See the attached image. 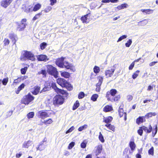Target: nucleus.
Instances as JSON below:
<instances>
[{
	"instance_id": "48",
	"label": "nucleus",
	"mask_w": 158,
	"mask_h": 158,
	"mask_svg": "<svg viewBox=\"0 0 158 158\" xmlns=\"http://www.w3.org/2000/svg\"><path fill=\"white\" fill-rule=\"evenodd\" d=\"M34 113L33 112H31L28 113L27 114V117L28 118H32L34 116Z\"/></svg>"
},
{
	"instance_id": "32",
	"label": "nucleus",
	"mask_w": 158,
	"mask_h": 158,
	"mask_svg": "<svg viewBox=\"0 0 158 158\" xmlns=\"http://www.w3.org/2000/svg\"><path fill=\"white\" fill-rule=\"evenodd\" d=\"M105 126L108 128L110 130H111L113 131H114L115 127L113 125H111L110 124H106L105 125Z\"/></svg>"
},
{
	"instance_id": "12",
	"label": "nucleus",
	"mask_w": 158,
	"mask_h": 158,
	"mask_svg": "<svg viewBox=\"0 0 158 158\" xmlns=\"http://www.w3.org/2000/svg\"><path fill=\"white\" fill-rule=\"evenodd\" d=\"M38 115L39 118L44 119L49 116L48 114L45 111H39L38 113Z\"/></svg>"
},
{
	"instance_id": "26",
	"label": "nucleus",
	"mask_w": 158,
	"mask_h": 158,
	"mask_svg": "<svg viewBox=\"0 0 158 158\" xmlns=\"http://www.w3.org/2000/svg\"><path fill=\"white\" fill-rule=\"evenodd\" d=\"M141 11L146 14H152L153 12V10L150 9H141Z\"/></svg>"
},
{
	"instance_id": "52",
	"label": "nucleus",
	"mask_w": 158,
	"mask_h": 158,
	"mask_svg": "<svg viewBox=\"0 0 158 158\" xmlns=\"http://www.w3.org/2000/svg\"><path fill=\"white\" fill-rule=\"evenodd\" d=\"M85 94L83 92H81L78 95V98L79 99L82 98L84 97Z\"/></svg>"
},
{
	"instance_id": "13",
	"label": "nucleus",
	"mask_w": 158,
	"mask_h": 158,
	"mask_svg": "<svg viewBox=\"0 0 158 158\" xmlns=\"http://www.w3.org/2000/svg\"><path fill=\"white\" fill-rule=\"evenodd\" d=\"M64 57H61L57 60L56 61V64L59 67L63 68V63H64Z\"/></svg>"
},
{
	"instance_id": "18",
	"label": "nucleus",
	"mask_w": 158,
	"mask_h": 158,
	"mask_svg": "<svg viewBox=\"0 0 158 158\" xmlns=\"http://www.w3.org/2000/svg\"><path fill=\"white\" fill-rule=\"evenodd\" d=\"M114 71V69H110L106 70L105 72V75L107 77H110L113 74Z\"/></svg>"
},
{
	"instance_id": "4",
	"label": "nucleus",
	"mask_w": 158,
	"mask_h": 158,
	"mask_svg": "<svg viewBox=\"0 0 158 158\" xmlns=\"http://www.w3.org/2000/svg\"><path fill=\"white\" fill-rule=\"evenodd\" d=\"M64 98L60 95H56L53 99V104L54 105H61L63 104Z\"/></svg>"
},
{
	"instance_id": "22",
	"label": "nucleus",
	"mask_w": 158,
	"mask_h": 158,
	"mask_svg": "<svg viewBox=\"0 0 158 158\" xmlns=\"http://www.w3.org/2000/svg\"><path fill=\"white\" fill-rule=\"evenodd\" d=\"M89 15V14H87L82 16L81 18V20L82 23H88L89 22V19H88V17Z\"/></svg>"
},
{
	"instance_id": "47",
	"label": "nucleus",
	"mask_w": 158,
	"mask_h": 158,
	"mask_svg": "<svg viewBox=\"0 0 158 158\" xmlns=\"http://www.w3.org/2000/svg\"><path fill=\"white\" fill-rule=\"evenodd\" d=\"M132 43V41L130 39L125 44V46L126 47H130V45L131 44V43Z\"/></svg>"
},
{
	"instance_id": "2",
	"label": "nucleus",
	"mask_w": 158,
	"mask_h": 158,
	"mask_svg": "<svg viewBox=\"0 0 158 158\" xmlns=\"http://www.w3.org/2000/svg\"><path fill=\"white\" fill-rule=\"evenodd\" d=\"M48 73L52 75L55 78L58 77V72L56 69L52 65H48L47 66Z\"/></svg>"
},
{
	"instance_id": "10",
	"label": "nucleus",
	"mask_w": 158,
	"mask_h": 158,
	"mask_svg": "<svg viewBox=\"0 0 158 158\" xmlns=\"http://www.w3.org/2000/svg\"><path fill=\"white\" fill-rule=\"evenodd\" d=\"M32 146H33V143L32 141L30 140L24 141L22 146L23 148H28Z\"/></svg>"
},
{
	"instance_id": "53",
	"label": "nucleus",
	"mask_w": 158,
	"mask_h": 158,
	"mask_svg": "<svg viewBox=\"0 0 158 158\" xmlns=\"http://www.w3.org/2000/svg\"><path fill=\"white\" fill-rule=\"evenodd\" d=\"M47 44L45 43H43L40 44V48L42 50L44 49L46 47Z\"/></svg>"
},
{
	"instance_id": "44",
	"label": "nucleus",
	"mask_w": 158,
	"mask_h": 158,
	"mask_svg": "<svg viewBox=\"0 0 158 158\" xmlns=\"http://www.w3.org/2000/svg\"><path fill=\"white\" fill-rule=\"evenodd\" d=\"M52 9V7L50 6H48L44 10L45 13H48L51 11Z\"/></svg>"
},
{
	"instance_id": "30",
	"label": "nucleus",
	"mask_w": 158,
	"mask_h": 158,
	"mask_svg": "<svg viewBox=\"0 0 158 158\" xmlns=\"http://www.w3.org/2000/svg\"><path fill=\"white\" fill-rule=\"evenodd\" d=\"M129 146L131 151H133L135 150L136 146L135 143L134 142H130L129 143Z\"/></svg>"
},
{
	"instance_id": "7",
	"label": "nucleus",
	"mask_w": 158,
	"mask_h": 158,
	"mask_svg": "<svg viewBox=\"0 0 158 158\" xmlns=\"http://www.w3.org/2000/svg\"><path fill=\"white\" fill-rule=\"evenodd\" d=\"M56 81L62 87H66L68 85L67 81L64 79L59 78L56 80Z\"/></svg>"
},
{
	"instance_id": "41",
	"label": "nucleus",
	"mask_w": 158,
	"mask_h": 158,
	"mask_svg": "<svg viewBox=\"0 0 158 158\" xmlns=\"http://www.w3.org/2000/svg\"><path fill=\"white\" fill-rule=\"evenodd\" d=\"M53 121L51 118H49L47 120H44L43 123L45 124H50L53 122Z\"/></svg>"
},
{
	"instance_id": "23",
	"label": "nucleus",
	"mask_w": 158,
	"mask_h": 158,
	"mask_svg": "<svg viewBox=\"0 0 158 158\" xmlns=\"http://www.w3.org/2000/svg\"><path fill=\"white\" fill-rule=\"evenodd\" d=\"M113 118L111 116H108L103 118V122L107 124L109 123H110L112 121Z\"/></svg>"
},
{
	"instance_id": "63",
	"label": "nucleus",
	"mask_w": 158,
	"mask_h": 158,
	"mask_svg": "<svg viewBox=\"0 0 158 158\" xmlns=\"http://www.w3.org/2000/svg\"><path fill=\"white\" fill-rule=\"evenodd\" d=\"M13 113V111L12 110H10L7 113V117H9L11 116Z\"/></svg>"
},
{
	"instance_id": "50",
	"label": "nucleus",
	"mask_w": 158,
	"mask_h": 158,
	"mask_svg": "<svg viewBox=\"0 0 158 158\" xmlns=\"http://www.w3.org/2000/svg\"><path fill=\"white\" fill-rule=\"evenodd\" d=\"M75 144V142H71L69 144V145L68 147V148L69 149H71L73 148V147L74 146Z\"/></svg>"
},
{
	"instance_id": "55",
	"label": "nucleus",
	"mask_w": 158,
	"mask_h": 158,
	"mask_svg": "<svg viewBox=\"0 0 158 158\" xmlns=\"http://www.w3.org/2000/svg\"><path fill=\"white\" fill-rule=\"evenodd\" d=\"M8 78H5L3 79L2 83L4 85H6L8 81Z\"/></svg>"
},
{
	"instance_id": "33",
	"label": "nucleus",
	"mask_w": 158,
	"mask_h": 158,
	"mask_svg": "<svg viewBox=\"0 0 158 158\" xmlns=\"http://www.w3.org/2000/svg\"><path fill=\"white\" fill-rule=\"evenodd\" d=\"M24 86L25 85L23 83H22L18 87L17 90L16 91V93L17 94H18L20 91L24 88Z\"/></svg>"
},
{
	"instance_id": "62",
	"label": "nucleus",
	"mask_w": 158,
	"mask_h": 158,
	"mask_svg": "<svg viewBox=\"0 0 158 158\" xmlns=\"http://www.w3.org/2000/svg\"><path fill=\"white\" fill-rule=\"evenodd\" d=\"M98 82H101V83H102L103 78L102 77L100 76H98Z\"/></svg>"
},
{
	"instance_id": "39",
	"label": "nucleus",
	"mask_w": 158,
	"mask_h": 158,
	"mask_svg": "<svg viewBox=\"0 0 158 158\" xmlns=\"http://www.w3.org/2000/svg\"><path fill=\"white\" fill-rule=\"evenodd\" d=\"M79 103L78 101H77L74 104L73 107V110H74L77 109L79 106Z\"/></svg>"
},
{
	"instance_id": "49",
	"label": "nucleus",
	"mask_w": 158,
	"mask_h": 158,
	"mask_svg": "<svg viewBox=\"0 0 158 158\" xmlns=\"http://www.w3.org/2000/svg\"><path fill=\"white\" fill-rule=\"evenodd\" d=\"M27 68L25 67L24 68L22 69L21 70V72L22 74H25L27 71Z\"/></svg>"
},
{
	"instance_id": "28",
	"label": "nucleus",
	"mask_w": 158,
	"mask_h": 158,
	"mask_svg": "<svg viewBox=\"0 0 158 158\" xmlns=\"http://www.w3.org/2000/svg\"><path fill=\"white\" fill-rule=\"evenodd\" d=\"M112 110V107L109 105L106 106L103 109L104 111L106 112L110 111Z\"/></svg>"
},
{
	"instance_id": "17",
	"label": "nucleus",
	"mask_w": 158,
	"mask_h": 158,
	"mask_svg": "<svg viewBox=\"0 0 158 158\" xmlns=\"http://www.w3.org/2000/svg\"><path fill=\"white\" fill-rule=\"evenodd\" d=\"M102 150V146L99 145L95 148V154L96 156L99 155L101 152Z\"/></svg>"
},
{
	"instance_id": "64",
	"label": "nucleus",
	"mask_w": 158,
	"mask_h": 158,
	"mask_svg": "<svg viewBox=\"0 0 158 158\" xmlns=\"http://www.w3.org/2000/svg\"><path fill=\"white\" fill-rule=\"evenodd\" d=\"M86 146V143L84 142H82L81 143V148H85Z\"/></svg>"
},
{
	"instance_id": "6",
	"label": "nucleus",
	"mask_w": 158,
	"mask_h": 158,
	"mask_svg": "<svg viewBox=\"0 0 158 158\" xmlns=\"http://www.w3.org/2000/svg\"><path fill=\"white\" fill-rule=\"evenodd\" d=\"M51 87L57 93L61 94L63 95H65V96H67L68 95V94L65 91L58 88L56 86V84L55 83H52Z\"/></svg>"
},
{
	"instance_id": "3",
	"label": "nucleus",
	"mask_w": 158,
	"mask_h": 158,
	"mask_svg": "<svg viewBox=\"0 0 158 158\" xmlns=\"http://www.w3.org/2000/svg\"><path fill=\"white\" fill-rule=\"evenodd\" d=\"M50 86L49 85V86H46L45 85V87L43 89L40 91V86H35L34 87V90L33 91H32V93L34 95H37L40 92V93H42L44 92H45L47 91L50 88Z\"/></svg>"
},
{
	"instance_id": "29",
	"label": "nucleus",
	"mask_w": 158,
	"mask_h": 158,
	"mask_svg": "<svg viewBox=\"0 0 158 158\" xmlns=\"http://www.w3.org/2000/svg\"><path fill=\"white\" fill-rule=\"evenodd\" d=\"M41 5L40 4H36L35 5L32 10H33V11H36L39 10L41 8Z\"/></svg>"
},
{
	"instance_id": "1",
	"label": "nucleus",
	"mask_w": 158,
	"mask_h": 158,
	"mask_svg": "<svg viewBox=\"0 0 158 158\" xmlns=\"http://www.w3.org/2000/svg\"><path fill=\"white\" fill-rule=\"evenodd\" d=\"M20 58L22 61H24L27 60L34 61L35 60L34 55L30 52L27 51H24L22 52Z\"/></svg>"
},
{
	"instance_id": "11",
	"label": "nucleus",
	"mask_w": 158,
	"mask_h": 158,
	"mask_svg": "<svg viewBox=\"0 0 158 158\" xmlns=\"http://www.w3.org/2000/svg\"><path fill=\"white\" fill-rule=\"evenodd\" d=\"M13 1V0H2L1 2V5L6 8Z\"/></svg>"
},
{
	"instance_id": "38",
	"label": "nucleus",
	"mask_w": 158,
	"mask_h": 158,
	"mask_svg": "<svg viewBox=\"0 0 158 158\" xmlns=\"http://www.w3.org/2000/svg\"><path fill=\"white\" fill-rule=\"evenodd\" d=\"M98 97V94H94L92 96L91 98V99L92 100L95 102L97 100V99Z\"/></svg>"
},
{
	"instance_id": "27",
	"label": "nucleus",
	"mask_w": 158,
	"mask_h": 158,
	"mask_svg": "<svg viewBox=\"0 0 158 158\" xmlns=\"http://www.w3.org/2000/svg\"><path fill=\"white\" fill-rule=\"evenodd\" d=\"M148 23V20L147 19H145L140 21L138 23V25L141 26L145 25Z\"/></svg>"
},
{
	"instance_id": "15",
	"label": "nucleus",
	"mask_w": 158,
	"mask_h": 158,
	"mask_svg": "<svg viewBox=\"0 0 158 158\" xmlns=\"http://www.w3.org/2000/svg\"><path fill=\"white\" fill-rule=\"evenodd\" d=\"M9 37L12 40L14 44H15L17 40V36L14 33H11L9 34Z\"/></svg>"
},
{
	"instance_id": "56",
	"label": "nucleus",
	"mask_w": 158,
	"mask_h": 158,
	"mask_svg": "<svg viewBox=\"0 0 158 158\" xmlns=\"http://www.w3.org/2000/svg\"><path fill=\"white\" fill-rule=\"evenodd\" d=\"M75 129L74 126H72L70 127L66 132V134H68L69 133L73 131Z\"/></svg>"
},
{
	"instance_id": "51",
	"label": "nucleus",
	"mask_w": 158,
	"mask_h": 158,
	"mask_svg": "<svg viewBox=\"0 0 158 158\" xmlns=\"http://www.w3.org/2000/svg\"><path fill=\"white\" fill-rule=\"evenodd\" d=\"M3 43L4 45L6 46L8 45L9 44L10 41L8 39L5 38L3 41Z\"/></svg>"
},
{
	"instance_id": "14",
	"label": "nucleus",
	"mask_w": 158,
	"mask_h": 158,
	"mask_svg": "<svg viewBox=\"0 0 158 158\" xmlns=\"http://www.w3.org/2000/svg\"><path fill=\"white\" fill-rule=\"evenodd\" d=\"M37 59L39 61H46L48 60L47 57L45 55H38L37 56Z\"/></svg>"
},
{
	"instance_id": "45",
	"label": "nucleus",
	"mask_w": 158,
	"mask_h": 158,
	"mask_svg": "<svg viewBox=\"0 0 158 158\" xmlns=\"http://www.w3.org/2000/svg\"><path fill=\"white\" fill-rule=\"evenodd\" d=\"M39 74H42L44 76V77H45L47 74V72L45 70H42L39 72Z\"/></svg>"
},
{
	"instance_id": "8",
	"label": "nucleus",
	"mask_w": 158,
	"mask_h": 158,
	"mask_svg": "<svg viewBox=\"0 0 158 158\" xmlns=\"http://www.w3.org/2000/svg\"><path fill=\"white\" fill-rule=\"evenodd\" d=\"M27 19H22L21 23L19 24L17 28V30L19 31H21L23 30L26 27L25 23L26 22Z\"/></svg>"
},
{
	"instance_id": "59",
	"label": "nucleus",
	"mask_w": 158,
	"mask_h": 158,
	"mask_svg": "<svg viewBox=\"0 0 158 158\" xmlns=\"http://www.w3.org/2000/svg\"><path fill=\"white\" fill-rule=\"evenodd\" d=\"M120 6L122 9L127 8L128 6V5L126 3L122 4Z\"/></svg>"
},
{
	"instance_id": "16",
	"label": "nucleus",
	"mask_w": 158,
	"mask_h": 158,
	"mask_svg": "<svg viewBox=\"0 0 158 158\" xmlns=\"http://www.w3.org/2000/svg\"><path fill=\"white\" fill-rule=\"evenodd\" d=\"M118 111L120 117H121L123 116H124V120H126L127 119L126 113L125 112L123 113V110L120 106L119 107Z\"/></svg>"
},
{
	"instance_id": "60",
	"label": "nucleus",
	"mask_w": 158,
	"mask_h": 158,
	"mask_svg": "<svg viewBox=\"0 0 158 158\" xmlns=\"http://www.w3.org/2000/svg\"><path fill=\"white\" fill-rule=\"evenodd\" d=\"M134 65H135L134 62H132V63L130 65V66L129 67V69L130 70H132L134 66Z\"/></svg>"
},
{
	"instance_id": "43",
	"label": "nucleus",
	"mask_w": 158,
	"mask_h": 158,
	"mask_svg": "<svg viewBox=\"0 0 158 158\" xmlns=\"http://www.w3.org/2000/svg\"><path fill=\"white\" fill-rule=\"evenodd\" d=\"M117 91L115 89H111L110 91V94L112 96H114L117 93Z\"/></svg>"
},
{
	"instance_id": "9",
	"label": "nucleus",
	"mask_w": 158,
	"mask_h": 158,
	"mask_svg": "<svg viewBox=\"0 0 158 158\" xmlns=\"http://www.w3.org/2000/svg\"><path fill=\"white\" fill-rule=\"evenodd\" d=\"M63 67H64L67 69H70V70L74 72L75 71V69L72 64L69 63L68 62L64 61L63 63Z\"/></svg>"
},
{
	"instance_id": "58",
	"label": "nucleus",
	"mask_w": 158,
	"mask_h": 158,
	"mask_svg": "<svg viewBox=\"0 0 158 158\" xmlns=\"http://www.w3.org/2000/svg\"><path fill=\"white\" fill-rule=\"evenodd\" d=\"M143 130L141 127L140 129L138 131V133L141 136L143 134Z\"/></svg>"
},
{
	"instance_id": "42",
	"label": "nucleus",
	"mask_w": 158,
	"mask_h": 158,
	"mask_svg": "<svg viewBox=\"0 0 158 158\" xmlns=\"http://www.w3.org/2000/svg\"><path fill=\"white\" fill-rule=\"evenodd\" d=\"M100 71V68L99 67L97 66H95L94 67V71L95 73H98Z\"/></svg>"
},
{
	"instance_id": "36",
	"label": "nucleus",
	"mask_w": 158,
	"mask_h": 158,
	"mask_svg": "<svg viewBox=\"0 0 158 158\" xmlns=\"http://www.w3.org/2000/svg\"><path fill=\"white\" fill-rule=\"evenodd\" d=\"M98 138L99 140L102 143H103L104 142L105 140L104 139L103 136L101 132H100L99 133Z\"/></svg>"
},
{
	"instance_id": "25",
	"label": "nucleus",
	"mask_w": 158,
	"mask_h": 158,
	"mask_svg": "<svg viewBox=\"0 0 158 158\" xmlns=\"http://www.w3.org/2000/svg\"><path fill=\"white\" fill-rule=\"evenodd\" d=\"M61 75L62 77H64L65 78H69L70 75L69 73L65 71H61Z\"/></svg>"
},
{
	"instance_id": "19",
	"label": "nucleus",
	"mask_w": 158,
	"mask_h": 158,
	"mask_svg": "<svg viewBox=\"0 0 158 158\" xmlns=\"http://www.w3.org/2000/svg\"><path fill=\"white\" fill-rule=\"evenodd\" d=\"M45 141V140H43L40 143L38 147L36 148L37 150L42 151L45 149V146L43 145V144L44 142Z\"/></svg>"
},
{
	"instance_id": "40",
	"label": "nucleus",
	"mask_w": 158,
	"mask_h": 158,
	"mask_svg": "<svg viewBox=\"0 0 158 158\" xmlns=\"http://www.w3.org/2000/svg\"><path fill=\"white\" fill-rule=\"evenodd\" d=\"M139 72L140 71L139 70H137L133 73L132 76V78L133 79H135L138 77Z\"/></svg>"
},
{
	"instance_id": "5",
	"label": "nucleus",
	"mask_w": 158,
	"mask_h": 158,
	"mask_svg": "<svg viewBox=\"0 0 158 158\" xmlns=\"http://www.w3.org/2000/svg\"><path fill=\"white\" fill-rule=\"evenodd\" d=\"M34 97L30 94H29L25 96L22 100V102L25 105H28L30 102L34 99Z\"/></svg>"
},
{
	"instance_id": "34",
	"label": "nucleus",
	"mask_w": 158,
	"mask_h": 158,
	"mask_svg": "<svg viewBox=\"0 0 158 158\" xmlns=\"http://www.w3.org/2000/svg\"><path fill=\"white\" fill-rule=\"evenodd\" d=\"M88 127V126L86 124H84V125L78 128V130L79 131H81L83 130L86 129Z\"/></svg>"
},
{
	"instance_id": "20",
	"label": "nucleus",
	"mask_w": 158,
	"mask_h": 158,
	"mask_svg": "<svg viewBox=\"0 0 158 158\" xmlns=\"http://www.w3.org/2000/svg\"><path fill=\"white\" fill-rule=\"evenodd\" d=\"M132 152L129 150L128 148H126L123 152V154L124 155H125L126 158H129L128 155L130 154H132Z\"/></svg>"
},
{
	"instance_id": "46",
	"label": "nucleus",
	"mask_w": 158,
	"mask_h": 158,
	"mask_svg": "<svg viewBox=\"0 0 158 158\" xmlns=\"http://www.w3.org/2000/svg\"><path fill=\"white\" fill-rule=\"evenodd\" d=\"M127 37V36L126 35H124L120 37L118 39V40H117V42H120L123 39H126Z\"/></svg>"
},
{
	"instance_id": "57",
	"label": "nucleus",
	"mask_w": 158,
	"mask_h": 158,
	"mask_svg": "<svg viewBox=\"0 0 158 158\" xmlns=\"http://www.w3.org/2000/svg\"><path fill=\"white\" fill-rule=\"evenodd\" d=\"M50 5L51 6H53L57 2L56 0H50Z\"/></svg>"
},
{
	"instance_id": "54",
	"label": "nucleus",
	"mask_w": 158,
	"mask_h": 158,
	"mask_svg": "<svg viewBox=\"0 0 158 158\" xmlns=\"http://www.w3.org/2000/svg\"><path fill=\"white\" fill-rule=\"evenodd\" d=\"M148 153L149 154L153 155L154 154V149L153 147H152L148 151Z\"/></svg>"
},
{
	"instance_id": "21",
	"label": "nucleus",
	"mask_w": 158,
	"mask_h": 158,
	"mask_svg": "<svg viewBox=\"0 0 158 158\" xmlns=\"http://www.w3.org/2000/svg\"><path fill=\"white\" fill-rule=\"evenodd\" d=\"M142 129H143L144 131L148 133H150L151 132L152 130V127L151 125L149 126L148 128V127L143 126L141 127Z\"/></svg>"
},
{
	"instance_id": "24",
	"label": "nucleus",
	"mask_w": 158,
	"mask_h": 158,
	"mask_svg": "<svg viewBox=\"0 0 158 158\" xmlns=\"http://www.w3.org/2000/svg\"><path fill=\"white\" fill-rule=\"evenodd\" d=\"M24 7L25 8V9H24V11L27 13H28L33 11V10H32L33 9L32 8V6L31 5L27 7L26 6H24Z\"/></svg>"
},
{
	"instance_id": "37",
	"label": "nucleus",
	"mask_w": 158,
	"mask_h": 158,
	"mask_svg": "<svg viewBox=\"0 0 158 158\" xmlns=\"http://www.w3.org/2000/svg\"><path fill=\"white\" fill-rule=\"evenodd\" d=\"M156 114L155 112H149L145 116V117H147L148 118L152 117V116H155Z\"/></svg>"
},
{
	"instance_id": "61",
	"label": "nucleus",
	"mask_w": 158,
	"mask_h": 158,
	"mask_svg": "<svg viewBox=\"0 0 158 158\" xmlns=\"http://www.w3.org/2000/svg\"><path fill=\"white\" fill-rule=\"evenodd\" d=\"M120 98V96L119 95H118L116 96L115 97L114 99L113 100L114 101H116L118 100Z\"/></svg>"
},
{
	"instance_id": "31",
	"label": "nucleus",
	"mask_w": 158,
	"mask_h": 158,
	"mask_svg": "<svg viewBox=\"0 0 158 158\" xmlns=\"http://www.w3.org/2000/svg\"><path fill=\"white\" fill-rule=\"evenodd\" d=\"M144 120H145L143 117H140L136 119V122L138 124L143 122Z\"/></svg>"
},
{
	"instance_id": "35",
	"label": "nucleus",
	"mask_w": 158,
	"mask_h": 158,
	"mask_svg": "<svg viewBox=\"0 0 158 158\" xmlns=\"http://www.w3.org/2000/svg\"><path fill=\"white\" fill-rule=\"evenodd\" d=\"M43 11V10H42L40 13L36 15L33 18V20L35 21L39 18L40 16L42 15V12Z\"/></svg>"
}]
</instances>
